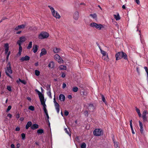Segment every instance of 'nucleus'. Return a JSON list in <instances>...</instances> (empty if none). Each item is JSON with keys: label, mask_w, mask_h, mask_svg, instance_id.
Here are the masks:
<instances>
[{"label": "nucleus", "mask_w": 148, "mask_h": 148, "mask_svg": "<svg viewBox=\"0 0 148 148\" xmlns=\"http://www.w3.org/2000/svg\"><path fill=\"white\" fill-rule=\"evenodd\" d=\"M9 49H5V54H7L8 52Z\"/></svg>", "instance_id": "nucleus-56"}, {"label": "nucleus", "mask_w": 148, "mask_h": 148, "mask_svg": "<svg viewBox=\"0 0 148 148\" xmlns=\"http://www.w3.org/2000/svg\"><path fill=\"white\" fill-rule=\"evenodd\" d=\"M88 92V91H87L85 90H83L81 92V94L82 95H83L85 96H86L87 95Z\"/></svg>", "instance_id": "nucleus-27"}, {"label": "nucleus", "mask_w": 148, "mask_h": 148, "mask_svg": "<svg viewBox=\"0 0 148 148\" xmlns=\"http://www.w3.org/2000/svg\"><path fill=\"white\" fill-rule=\"evenodd\" d=\"M47 51L44 48L42 49H41V52L40 54V56H42L45 55Z\"/></svg>", "instance_id": "nucleus-13"}, {"label": "nucleus", "mask_w": 148, "mask_h": 148, "mask_svg": "<svg viewBox=\"0 0 148 148\" xmlns=\"http://www.w3.org/2000/svg\"><path fill=\"white\" fill-rule=\"evenodd\" d=\"M103 134V132L102 130L99 129H96L93 131V134L96 136H100L101 135Z\"/></svg>", "instance_id": "nucleus-6"}, {"label": "nucleus", "mask_w": 148, "mask_h": 148, "mask_svg": "<svg viewBox=\"0 0 148 148\" xmlns=\"http://www.w3.org/2000/svg\"><path fill=\"white\" fill-rule=\"evenodd\" d=\"M69 113L68 111L65 110L64 112V114L65 116H67L68 115Z\"/></svg>", "instance_id": "nucleus-49"}, {"label": "nucleus", "mask_w": 148, "mask_h": 148, "mask_svg": "<svg viewBox=\"0 0 148 148\" xmlns=\"http://www.w3.org/2000/svg\"><path fill=\"white\" fill-rule=\"evenodd\" d=\"M54 104L57 111L58 113H59L60 111V107L59 104L57 102L54 103Z\"/></svg>", "instance_id": "nucleus-15"}, {"label": "nucleus", "mask_w": 148, "mask_h": 148, "mask_svg": "<svg viewBox=\"0 0 148 148\" xmlns=\"http://www.w3.org/2000/svg\"><path fill=\"white\" fill-rule=\"evenodd\" d=\"M60 51V49L57 47L53 49V52L55 53H57L59 52Z\"/></svg>", "instance_id": "nucleus-23"}, {"label": "nucleus", "mask_w": 148, "mask_h": 148, "mask_svg": "<svg viewBox=\"0 0 148 148\" xmlns=\"http://www.w3.org/2000/svg\"><path fill=\"white\" fill-rule=\"evenodd\" d=\"M47 90L48 91H51L50 85L47 84L46 86Z\"/></svg>", "instance_id": "nucleus-31"}, {"label": "nucleus", "mask_w": 148, "mask_h": 148, "mask_svg": "<svg viewBox=\"0 0 148 148\" xmlns=\"http://www.w3.org/2000/svg\"><path fill=\"white\" fill-rule=\"evenodd\" d=\"M7 19V18L6 17H4L1 19V21H0V23L2 22L3 20H5Z\"/></svg>", "instance_id": "nucleus-53"}, {"label": "nucleus", "mask_w": 148, "mask_h": 148, "mask_svg": "<svg viewBox=\"0 0 148 148\" xmlns=\"http://www.w3.org/2000/svg\"><path fill=\"white\" fill-rule=\"evenodd\" d=\"M21 136L23 139H24L25 138V135L24 133L21 134Z\"/></svg>", "instance_id": "nucleus-43"}, {"label": "nucleus", "mask_w": 148, "mask_h": 148, "mask_svg": "<svg viewBox=\"0 0 148 148\" xmlns=\"http://www.w3.org/2000/svg\"><path fill=\"white\" fill-rule=\"evenodd\" d=\"M54 58L60 64L64 62V61L62 59V58L57 54L54 55Z\"/></svg>", "instance_id": "nucleus-7"}, {"label": "nucleus", "mask_w": 148, "mask_h": 148, "mask_svg": "<svg viewBox=\"0 0 148 148\" xmlns=\"http://www.w3.org/2000/svg\"><path fill=\"white\" fill-rule=\"evenodd\" d=\"M142 117L144 121H147L146 115H143Z\"/></svg>", "instance_id": "nucleus-36"}, {"label": "nucleus", "mask_w": 148, "mask_h": 148, "mask_svg": "<svg viewBox=\"0 0 148 148\" xmlns=\"http://www.w3.org/2000/svg\"><path fill=\"white\" fill-rule=\"evenodd\" d=\"M140 127L143 126V124L140 121H139Z\"/></svg>", "instance_id": "nucleus-52"}, {"label": "nucleus", "mask_w": 148, "mask_h": 148, "mask_svg": "<svg viewBox=\"0 0 148 148\" xmlns=\"http://www.w3.org/2000/svg\"><path fill=\"white\" fill-rule=\"evenodd\" d=\"M29 109L33 111L34 110V108L32 106H30L29 107Z\"/></svg>", "instance_id": "nucleus-38"}, {"label": "nucleus", "mask_w": 148, "mask_h": 148, "mask_svg": "<svg viewBox=\"0 0 148 148\" xmlns=\"http://www.w3.org/2000/svg\"><path fill=\"white\" fill-rule=\"evenodd\" d=\"M19 29H23L24 28L25 26V25L24 24H22V25H18Z\"/></svg>", "instance_id": "nucleus-37"}, {"label": "nucleus", "mask_w": 148, "mask_h": 148, "mask_svg": "<svg viewBox=\"0 0 148 148\" xmlns=\"http://www.w3.org/2000/svg\"><path fill=\"white\" fill-rule=\"evenodd\" d=\"M90 16L94 18H95L97 17V15L96 14H90Z\"/></svg>", "instance_id": "nucleus-40"}, {"label": "nucleus", "mask_w": 148, "mask_h": 148, "mask_svg": "<svg viewBox=\"0 0 148 148\" xmlns=\"http://www.w3.org/2000/svg\"><path fill=\"white\" fill-rule=\"evenodd\" d=\"M114 145L115 148H119L118 143L117 142H114Z\"/></svg>", "instance_id": "nucleus-29"}, {"label": "nucleus", "mask_w": 148, "mask_h": 148, "mask_svg": "<svg viewBox=\"0 0 148 148\" xmlns=\"http://www.w3.org/2000/svg\"><path fill=\"white\" fill-rule=\"evenodd\" d=\"M44 132V131L42 129H40L37 131V133L38 134H42Z\"/></svg>", "instance_id": "nucleus-28"}, {"label": "nucleus", "mask_w": 148, "mask_h": 148, "mask_svg": "<svg viewBox=\"0 0 148 148\" xmlns=\"http://www.w3.org/2000/svg\"><path fill=\"white\" fill-rule=\"evenodd\" d=\"M19 26L18 25V26H17L15 28V30H18L19 29Z\"/></svg>", "instance_id": "nucleus-57"}, {"label": "nucleus", "mask_w": 148, "mask_h": 148, "mask_svg": "<svg viewBox=\"0 0 148 148\" xmlns=\"http://www.w3.org/2000/svg\"><path fill=\"white\" fill-rule=\"evenodd\" d=\"M86 145L85 143H82L81 147V148H86Z\"/></svg>", "instance_id": "nucleus-34"}, {"label": "nucleus", "mask_w": 148, "mask_h": 148, "mask_svg": "<svg viewBox=\"0 0 148 148\" xmlns=\"http://www.w3.org/2000/svg\"><path fill=\"white\" fill-rule=\"evenodd\" d=\"M88 109L90 111L93 112L94 109V106L92 104H89L88 107Z\"/></svg>", "instance_id": "nucleus-12"}, {"label": "nucleus", "mask_w": 148, "mask_h": 148, "mask_svg": "<svg viewBox=\"0 0 148 148\" xmlns=\"http://www.w3.org/2000/svg\"><path fill=\"white\" fill-rule=\"evenodd\" d=\"M115 57L116 60L123 58L125 60H127V55L125 53L123 52H119L116 54Z\"/></svg>", "instance_id": "nucleus-1"}, {"label": "nucleus", "mask_w": 148, "mask_h": 148, "mask_svg": "<svg viewBox=\"0 0 148 148\" xmlns=\"http://www.w3.org/2000/svg\"><path fill=\"white\" fill-rule=\"evenodd\" d=\"M30 59V57L27 56H26L25 57H22L20 59V60L21 62H23L25 61L28 60Z\"/></svg>", "instance_id": "nucleus-11"}, {"label": "nucleus", "mask_w": 148, "mask_h": 148, "mask_svg": "<svg viewBox=\"0 0 148 148\" xmlns=\"http://www.w3.org/2000/svg\"><path fill=\"white\" fill-rule=\"evenodd\" d=\"M144 68L145 69L147 73V82H148V69H147V67L146 66H145L144 67Z\"/></svg>", "instance_id": "nucleus-33"}, {"label": "nucleus", "mask_w": 148, "mask_h": 148, "mask_svg": "<svg viewBox=\"0 0 148 148\" xmlns=\"http://www.w3.org/2000/svg\"><path fill=\"white\" fill-rule=\"evenodd\" d=\"M7 116L9 117L10 118L12 117V115L10 114H8L7 115Z\"/></svg>", "instance_id": "nucleus-60"}, {"label": "nucleus", "mask_w": 148, "mask_h": 148, "mask_svg": "<svg viewBox=\"0 0 148 148\" xmlns=\"http://www.w3.org/2000/svg\"><path fill=\"white\" fill-rule=\"evenodd\" d=\"M49 97L50 98H52L51 94V91H48L47 93Z\"/></svg>", "instance_id": "nucleus-32"}, {"label": "nucleus", "mask_w": 148, "mask_h": 148, "mask_svg": "<svg viewBox=\"0 0 148 148\" xmlns=\"http://www.w3.org/2000/svg\"><path fill=\"white\" fill-rule=\"evenodd\" d=\"M64 130L65 131V132L66 133L70 136H71L70 131L68 127H67V128H64Z\"/></svg>", "instance_id": "nucleus-16"}, {"label": "nucleus", "mask_w": 148, "mask_h": 148, "mask_svg": "<svg viewBox=\"0 0 148 148\" xmlns=\"http://www.w3.org/2000/svg\"><path fill=\"white\" fill-rule=\"evenodd\" d=\"M38 50V46L37 45H34L33 46V50L34 53H36Z\"/></svg>", "instance_id": "nucleus-21"}, {"label": "nucleus", "mask_w": 148, "mask_h": 148, "mask_svg": "<svg viewBox=\"0 0 148 148\" xmlns=\"http://www.w3.org/2000/svg\"><path fill=\"white\" fill-rule=\"evenodd\" d=\"M66 84L65 83H63L62 84V88H64L66 87Z\"/></svg>", "instance_id": "nucleus-54"}, {"label": "nucleus", "mask_w": 148, "mask_h": 148, "mask_svg": "<svg viewBox=\"0 0 148 148\" xmlns=\"http://www.w3.org/2000/svg\"><path fill=\"white\" fill-rule=\"evenodd\" d=\"M147 113V112L146 110L144 111L143 113V115H146Z\"/></svg>", "instance_id": "nucleus-48"}, {"label": "nucleus", "mask_w": 148, "mask_h": 148, "mask_svg": "<svg viewBox=\"0 0 148 148\" xmlns=\"http://www.w3.org/2000/svg\"><path fill=\"white\" fill-rule=\"evenodd\" d=\"M79 17V13L77 11L75 12L73 15V18L75 20H77Z\"/></svg>", "instance_id": "nucleus-9"}, {"label": "nucleus", "mask_w": 148, "mask_h": 148, "mask_svg": "<svg viewBox=\"0 0 148 148\" xmlns=\"http://www.w3.org/2000/svg\"><path fill=\"white\" fill-rule=\"evenodd\" d=\"M140 130L141 134L143 133V126L140 127Z\"/></svg>", "instance_id": "nucleus-46"}, {"label": "nucleus", "mask_w": 148, "mask_h": 148, "mask_svg": "<svg viewBox=\"0 0 148 148\" xmlns=\"http://www.w3.org/2000/svg\"><path fill=\"white\" fill-rule=\"evenodd\" d=\"M26 40V38L24 36H22L21 37L19 38V40H18L17 42V43L18 44L21 43V42H24Z\"/></svg>", "instance_id": "nucleus-10"}, {"label": "nucleus", "mask_w": 148, "mask_h": 148, "mask_svg": "<svg viewBox=\"0 0 148 148\" xmlns=\"http://www.w3.org/2000/svg\"><path fill=\"white\" fill-rule=\"evenodd\" d=\"M19 46V48L18 49V54L19 55V56H21V53L22 51V47L21 45V44H18Z\"/></svg>", "instance_id": "nucleus-18"}, {"label": "nucleus", "mask_w": 148, "mask_h": 148, "mask_svg": "<svg viewBox=\"0 0 148 148\" xmlns=\"http://www.w3.org/2000/svg\"><path fill=\"white\" fill-rule=\"evenodd\" d=\"M89 25L91 27L95 28L98 30H101L104 28V26L103 25L94 22L90 23Z\"/></svg>", "instance_id": "nucleus-3"}, {"label": "nucleus", "mask_w": 148, "mask_h": 148, "mask_svg": "<svg viewBox=\"0 0 148 148\" xmlns=\"http://www.w3.org/2000/svg\"><path fill=\"white\" fill-rule=\"evenodd\" d=\"M54 63L53 62L51 61V62L49 64L48 67L49 68H52L54 66Z\"/></svg>", "instance_id": "nucleus-19"}, {"label": "nucleus", "mask_w": 148, "mask_h": 148, "mask_svg": "<svg viewBox=\"0 0 148 148\" xmlns=\"http://www.w3.org/2000/svg\"><path fill=\"white\" fill-rule=\"evenodd\" d=\"M7 89L9 91H11V87L10 86H8L7 87Z\"/></svg>", "instance_id": "nucleus-50"}, {"label": "nucleus", "mask_w": 148, "mask_h": 148, "mask_svg": "<svg viewBox=\"0 0 148 148\" xmlns=\"http://www.w3.org/2000/svg\"><path fill=\"white\" fill-rule=\"evenodd\" d=\"M46 115V116H47V119L48 120L49 119V115H48V113H47V114H45ZM49 121V120H48Z\"/></svg>", "instance_id": "nucleus-61"}, {"label": "nucleus", "mask_w": 148, "mask_h": 148, "mask_svg": "<svg viewBox=\"0 0 148 148\" xmlns=\"http://www.w3.org/2000/svg\"><path fill=\"white\" fill-rule=\"evenodd\" d=\"M65 73H62V77H63V78H64V77H65Z\"/></svg>", "instance_id": "nucleus-58"}, {"label": "nucleus", "mask_w": 148, "mask_h": 148, "mask_svg": "<svg viewBox=\"0 0 148 148\" xmlns=\"http://www.w3.org/2000/svg\"><path fill=\"white\" fill-rule=\"evenodd\" d=\"M135 1L138 5L140 4V2L139 0H135Z\"/></svg>", "instance_id": "nucleus-51"}, {"label": "nucleus", "mask_w": 148, "mask_h": 148, "mask_svg": "<svg viewBox=\"0 0 148 148\" xmlns=\"http://www.w3.org/2000/svg\"><path fill=\"white\" fill-rule=\"evenodd\" d=\"M49 8L50 9L52 15L56 18H60V16L59 13L56 11H55L54 8L52 6L49 5Z\"/></svg>", "instance_id": "nucleus-4"}, {"label": "nucleus", "mask_w": 148, "mask_h": 148, "mask_svg": "<svg viewBox=\"0 0 148 148\" xmlns=\"http://www.w3.org/2000/svg\"><path fill=\"white\" fill-rule=\"evenodd\" d=\"M99 48L101 51V52L103 55L102 56H104L108 55L106 52L102 50L100 48Z\"/></svg>", "instance_id": "nucleus-26"}, {"label": "nucleus", "mask_w": 148, "mask_h": 148, "mask_svg": "<svg viewBox=\"0 0 148 148\" xmlns=\"http://www.w3.org/2000/svg\"><path fill=\"white\" fill-rule=\"evenodd\" d=\"M15 130L16 131H19L20 130V128L18 127H17L16 129Z\"/></svg>", "instance_id": "nucleus-59"}, {"label": "nucleus", "mask_w": 148, "mask_h": 148, "mask_svg": "<svg viewBox=\"0 0 148 148\" xmlns=\"http://www.w3.org/2000/svg\"><path fill=\"white\" fill-rule=\"evenodd\" d=\"M114 18L116 19V20H118L120 19V17L119 14H118L117 15L114 14Z\"/></svg>", "instance_id": "nucleus-25"}, {"label": "nucleus", "mask_w": 148, "mask_h": 148, "mask_svg": "<svg viewBox=\"0 0 148 148\" xmlns=\"http://www.w3.org/2000/svg\"><path fill=\"white\" fill-rule=\"evenodd\" d=\"M84 114L86 116H88V112L87 111H86L84 112Z\"/></svg>", "instance_id": "nucleus-45"}, {"label": "nucleus", "mask_w": 148, "mask_h": 148, "mask_svg": "<svg viewBox=\"0 0 148 148\" xmlns=\"http://www.w3.org/2000/svg\"><path fill=\"white\" fill-rule=\"evenodd\" d=\"M19 119L21 121H22L24 120V118L23 117H21Z\"/></svg>", "instance_id": "nucleus-64"}, {"label": "nucleus", "mask_w": 148, "mask_h": 148, "mask_svg": "<svg viewBox=\"0 0 148 148\" xmlns=\"http://www.w3.org/2000/svg\"><path fill=\"white\" fill-rule=\"evenodd\" d=\"M35 73L36 75L38 76L39 75L40 72L39 71L36 70L35 71Z\"/></svg>", "instance_id": "nucleus-30"}, {"label": "nucleus", "mask_w": 148, "mask_h": 148, "mask_svg": "<svg viewBox=\"0 0 148 148\" xmlns=\"http://www.w3.org/2000/svg\"><path fill=\"white\" fill-rule=\"evenodd\" d=\"M5 49H9V45L8 43H6L5 45Z\"/></svg>", "instance_id": "nucleus-47"}, {"label": "nucleus", "mask_w": 148, "mask_h": 148, "mask_svg": "<svg viewBox=\"0 0 148 148\" xmlns=\"http://www.w3.org/2000/svg\"><path fill=\"white\" fill-rule=\"evenodd\" d=\"M32 125V123L31 121H28L25 126V128L28 129L29 127H31Z\"/></svg>", "instance_id": "nucleus-17"}, {"label": "nucleus", "mask_w": 148, "mask_h": 148, "mask_svg": "<svg viewBox=\"0 0 148 148\" xmlns=\"http://www.w3.org/2000/svg\"><path fill=\"white\" fill-rule=\"evenodd\" d=\"M102 59L106 61H108L109 59L108 58V54L106 56H102Z\"/></svg>", "instance_id": "nucleus-22"}, {"label": "nucleus", "mask_w": 148, "mask_h": 148, "mask_svg": "<svg viewBox=\"0 0 148 148\" xmlns=\"http://www.w3.org/2000/svg\"><path fill=\"white\" fill-rule=\"evenodd\" d=\"M38 95L41 104L43 106V110H44L47 109L46 108V106L45 104V101L44 97L42 94L40 92H39Z\"/></svg>", "instance_id": "nucleus-2"}, {"label": "nucleus", "mask_w": 148, "mask_h": 148, "mask_svg": "<svg viewBox=\"0 0 148 148\" xmlns=\"http://www.w3.org/2000/svg\"><path fill=\"white\" fill-rule=\"evenodd\" d=\"M12 107L11 106H9L6 112H8L11 108Z\"/></svg>", "instance_id": "nucleus-44"}, {"label": "nucleus", "mask_w": 148, "mask_h": 148, "mask_svg": "<svg viewBox=\"0 0 148 148\" xmlns=\"http://www.w3.org/2000/svg\"><path fill=\"white\" fill-rule=\"evenodd\" d=\"M59 68L61 70H66V66L63 65H60L59 66Z\"/></svg>", "instance_id": "nucleus-24"}, {"label": "nucleus", "mask_w": 148, "mask_h": 148, "mask_svg": "<svg viewBox=\"0 0 148 148\" xmlns=\"http://www.w3.org/2000/svg\"><path fill=\"white\" fill-rule=\"evenodd\" d=\"M19 80L20 82L23 84H26V82H25V80H21L20 79H19Z\"/></svg>", "instance_id": "nucleus-42"}, {"label": "nucleus", "mask_w": 148, "mask_h": 148, "mask_svg": "<svg viewBox=\"0 0 148 148\" xmlns=\"http://www.w3.org/2000/svg\"><path fill=\"white\" fill-rule=\"evenodd\" d=\"M38 128V125L36 124H33L31 126V128L33 130H35Z\"/></svg>", "instance_id": "nucleus-14"}, {"label": "nucleus", "mask_w": 148, "mask_h": 148, "mask_svg": "<svg viewBox=\"0 0 148 148\" xmlns=\"http://www.w3.org/2000/svg\"><path fill=\"white\" fill-rule=\"evenodd\" d=\"M32 42H29V44L27 47V48L28 49H30L32 47Z\"/></svg>", "instance_id": "nucleus-35"}, {"label": "nucleus", "mask_w": 148, "mask_h": 148, "mask_svg": "<svg viewBox=\"0 0 148 148\" xmlns=\"http://www.w3.org/2000/svg\"><path fill=\"white\" fill-rule=\"evenodd\" d=\"M136 110L138 114L140 112V111L138 108H136Z\"/></svg>", "instance_id": "nucleus-55"}, {"label": "nucleus", "mask_w": 148, "mask_h": 148, "mask_svg": "<svg viewBox=\"0 0 148 148\" xmlns=\"http://www.w3.org/2000/svg\"><path fill=\"white\" fill-rule=\"evenodd\" d=\"M49 36L48 33L46 32H42L39 35L38 38L40 39H43L47 38Z\"/></svg>", "instance_id": "nucleus-8"}, {"label": "nucleus", "mask_w": 148, "mask_h": 148, "mask_svg": "<svg viewBox=\"0 0 148 148\" xmlns=\"http://www.w3.org/2000/svg\"><path fill=\"white\" fill-rule=\"evenodd\" d=\"M5 73L10 78H12L11 76L9 74V73L12 74V73L10 62H8L7 65V69L5 70Z\"/></svg>", "instance_id": "nucleus-5"}, {"label": "nucleus", "mask_w": 148, "mask_h": 148, "mask_svg": "<svg viewBox=\"0 0 148 148\" xmlns=\"http://www.w3.org/2000/svg\"><path fill=\"white\" fill-rule=\"evenodd\" d=\"M11 148H15L14 145L13 144H12L11 145Z\"/></svg>", "instance_id": "nucleus-62"}, {"label": "nucleus", "mask_w": 148, "mask_h": 148, "mask_svg": "<svg viewBox=\"0 0 148 148\" xmlns=\"http://www.w3.org/2000/svg\"><path fill=\"white\" fill-rule=\"evenodd\" d=\"M78 90V88L76 87H74L73 88V90L74 92H76Z\"/></svg>", "instance_id": "nucleus-41"}, {"label": "nucleus", "mask_w": 148, "mask_h": 148, "mask_svg": "<svg viewBox=\"0 0 148 148\" xmlns=\"http://www.w3.org/2000/svg\"><path fill=\"white\" fill-rule=\"evenodd\" d=\"M59 98L61 101H64L65 100V97L63 95L60 94L59 96Z\"/></svg>", "instance_id": "nucleus-20"}, {"label": "nucleus", "mask_w": 148, "mask_h": 148, "mask_svg": "<svg viewBox=\"0 0 148 148\" xmlns=\"http://www.w3.org/2000/svg\"><path fill=\"white\" fill-rule=\"evenodd\" d=\"M101 97H102V101L105 103H106V99L105 98V97L103 96V95H101Z\"/></svg>", "instance_id": "nucleus-39"}, {"label": "nucleus", "mask_w": 148, "mask_h": 148, "mask_svg": "<svg viewBox=\"0 0 148 148\" xmlns=\"http://www.w3.org/2000/svg\"><path fill=\"white\" fill-rule=\"evenodd\" d=\"M10 54V52H9L7 54V59H8L9 56Z\"/></svg>", "instance_id": "nucleus-63"}]
</instances>
